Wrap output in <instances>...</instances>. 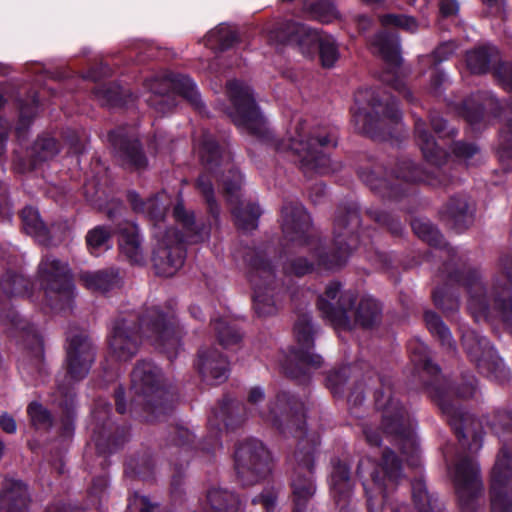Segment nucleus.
<instances>
[{"instance_id":"49530a36","label":"nucleus","mask_w":512,"mask_h":512,"mask_svg":"<svg viewBox=\"0 0 512 512\" xmlns=\"http://www.w3.org/2000/svg\"><path fill=\"white\" fill-rule=\"evenodd\" d=\"M414 233L431 246H441L442 235L438 229L428 221L414 220L412 223Z\"/></svg>"},{"instance_id":"9b49d317","label":"nucleus","mask_w":512,"mask_h":512,"mask_svg":"<svg viewBox=\"0 0 512 512\" xmlns=\"http://www.w3.org/2000/svg\"><path fill=\"white\" fill-rule=\"evenodd\" d=\"M227 94L232 104L228 114L237 128L242 133L268 140L270 132L258 111L251 88L241 81L231 80L227 83Z\"/></svg>"},{"instance_id":"5fc2aeb1","label":"nucleus","mask_w":512,"mask_h":512,"mask_svg":"<svg viewBox=\"0 0 512 512\" xmlns=\"http://www.w3.org/2000/svg\"><path fill=\"white\" fill-rule=\"evenodd\" d=\"M452 152L459 162H463L466 165L471 164L473 159L478 160L480 158V150L476 145L461 141L453 144Z\"/></svg>"},{"instance_id":"c9c22d12","label":"nucleus","mask_w":512,"mask_h":512,"mask_svg":"<svg viewBox=\"0 0 512 512\" xmlns=\"http://www.w3.org/2000/svg\"><path fill=\"white\" fill-rule=\"evenodd\" d=\"M496 101L486 94L478 93L466 99L462 105V115L471 125H476L484 118V110L492 108Z\"/></svg>"},{"instance_id":"6e6552de","label":"nucleus","mask_w":512,"mask_h":512,"mask_svg":"<svg viewBox=\"0 0 512 512\" xmlns=\"http://www.w3.org/2000/svg\"><path fill=\"white\" fill-rule=\"evenodd\" d=\"M375 402L382 410V425L387 436H391L401 448L407 461L418 465L417 441L413 431V422L407 411L392 396L391 387L383 384V390L376 391Z\"/></svg>"},{"instance_id":"4be33fe9","label":"nucleus","mask_w":512,"mask_h":512,"mask_svg":"<svg viewBox=\"0 0 512 512\" xmlns=\"http://www.w3.org/2000/svg\"><path fill=\"white\" fill-rule=\"evenodd\" d=\"M467 68L474 74H483L493 70L498 83L512 92V64L502 62L499 50L492 45H485L466 54Z\"/></svg>"},{"instance_id":"69168bd1","label":"nucleus","mask_w":512,"mask_h":512,"mask_svg":"<svg viewBox=\"0 0 512 512\" xmlns=\"http://www.w3.org/2000/svg\"><path fill=\"white\" fill-rule=\"evenodd\" d=\"M459 8L456 0H442L440 2V11L444 16H451L457 13Z\"/></svg>"},{"instance_id":"393cba45","label":"nucleus","mask_w":512,"mask_h":512,"mask_svg":"<svg viewBox=\"0 0 512 512\" xmlns=\"http://www.w3.org/2000/svg\"><path fill=\"white\" fill-rule=\"evenodd\" d=\"M305 450V443L300 442V448L295 453L297 467L292 478V489L295 501L296 512H303L306 502L315 492L314 483L311 477L313 468V448Z\"/></svg>"},{"instance_id":"de8ad7c7","label":"nucleus","mask_w":512,"mask_h":512,"mask_svg":"<svg viewBox=\"0 0 512 512\" xmlns=\"http://www.w3.org/2000/svg\"><path fill=\"white\" fill-rule=\"evenodd\" d=\"M409 350L411 352V360L417 367L422 368L430 374H435L439 371V368L432 364L428 357L426 346L423 343L411 342L409 344Z\"/></svg>"},{"instance_id":"9d476101","label":"nucleus","mask_w":512,"mask_h":512,"mask_svg":"<svg viewBox=\"0 0 512 512\" xmlns=\"http://www.w3.org/2000/svg\"><path fill=\"white\" fill-rule=\"evenodd\" d=\"M265 400V393L261 387H252L247 395V403L244 407V416L259 417L263 421L270 423L282 432L288 429L302 430V414L297 410V403L292 401L286 393L276 396L274 402H270L265 408H261Z\"/></svg>"},{"instance_id":"2eb2a0df","label":"nucleus","mask_w":512,"mask_h":512,"mask_svg":"<svg viewBox=\"0 0 512 512\" xmlns=\"http://www.w3.org/2000/svg\"><path fill=\"white\" fill-rule=\"evenodd\" d=\"M38 276L47 304L54 309H62L73 297V285L68 266L51 256L42 259Z\"/></svg>"},{"instance_id":"4468645a","label":"nucleus","mask_w":512,"mask_h":512,"mask_svg":"<svg viewBox=\"0 0 512 512\" xmlns=\"http://www.w3.org/2000/svg\"><path fill=\"white\" fill-rule=\"evenodd\" d=\"M146 87L153 93L147 102L162 114L169 112L176 105L174 94L187 99L197 109L201 107L195 84L188 76L175 74L157 76L147 80Z\"/></svg>"},{"instance_id":"cd10ccee","label":"nucleus","mask_w":512,"mask_h":512,"mask_svg":"<svg viewBox=\"0 0 512 512\" xmlns=\"http://www.w3.org/2000/svg\"><path fill=\"white\" fill-rule=\"evenodd\" d=\"M401 477V467L394 452L386 449L382 455L381 464L372 472L371 478L375 489L383 497L388 490L395 487Z\"/></svg>"},{"instance_id":"c03bdc74","label":"nucleus","mask_w":512,"mask_h":512,"mask_svg":"<svg viewBox=\"0 0 512 512\" xmlns=\"http://www.w3.org/2000/svg\"><path fill=\"white\" fill-rule=\"evenodd\" d=\"M309 17L321 23H330L337 19L339 14L330 0H320L306 7Z\"/></svg>"},{"instance_id":"680f3d73","label":"nucleus","mask_w":512,"mask_h":512,"mask_svg":"<svg viewBox=\"0 0 512 512\" xmlns=\"http://www.w3.org/2000/svg\"><path fill=\"white\" fill-rule=\"evenodd\" d=\"M495 431L498 433V429L512 431V412H502L496 416V420L493 423Z\"/></svg>"},{"instance_id":"0e129e2a","label":"nucleus","mask_w":512,"mask_h":512,"mask_svg":"<svg viewBox=\"0 0 512 512\" xmlns=\"http://www.w3.org/2000/svg\"><path fill=\"white\" fill-rule=\"evenodd\" d=\"M70 383L68 385H58V393L60 394L61 400H59L60 406H65L66 409L69 408V405L73 402V394L70 389Z\"/></svg>"},{"instance_id":"bb28decb","label":"nucleus","mask_w":512,"mask_h":512,"mask_svg":"<svg viewBox=\"0 0 512 512\" xmlns=\"http://www.w3.org/2000/svg\"><path fill=\"white\" fill-rule=\"evenodd\" d=\"M109 140L113 145L121 164L128 169L141 170L147 165V160L140 149L136 139L129 137L123 129L109 133Z\"/></svg>"},{"instance_id":"7ed1b4c3","label":"nucleus","mask_w":512,"mask_h":512,"mask_svg":"<svg viewBox=\"0 0 512 512\" xmlns=\"http://www.w3.org/2000/svg\"><path fill=\"white\" fill-rule=\"evenodd\" d=\"M143 338L170 359L181 348V332L175 324L174 314L151 307L140 317L130 313L114 322L109 336L112 357L120 362L131 360L138 353Z\"/></svg>"},{"instance_id":"c85d7f7f","label":"nucleus","mask_w":512,"mask_h":512,"mask_svg":"<svg viewBox=\"0 0 512 512\" xmlns=\"http://www.w3.org/2000/svg\"><path fill=\"white\" fill-rule=\"evenodd\" d=\"M197 369L209 384H220L228 377V362L215 348L200 351Z\"/></svg>"},{"instance_id":"473e14b6","label":"nucleus","mask_w":512,"mask_h":512,"mask_svg":"<svg viewBox=\"0 0 512 512\" xmlns=\"http://www.w3.org/2000/svg\"><path fill=\"white\" fill-rule=\"evenodd\" d=\"M330 488L336 504L343 509L351 495L352 488L349 469L345 464L338 463L334 465L330 478Z\"/></svg>"},{"instance_id":"6e6d98bb","label":"nucleus","mask_w":512,"mask_h":512,"mask_svg":"<svg viewBox=\"0 0 512 512\" xmlns=\"http://www.w3.org/2000/svg\"><path fill=\"white\" fill-rule=\"evenodd\" d=\"M30 421L36 428H48L51 425V416L47 409L37 402H32L27 407Z\"/></svg>"},{"instance_id":"7c9ffc66","label":"nucleus","mask_w":512,"mask_h":512,"mask_svg":"<svg viewBox=\"0 0 512 512\" xmlns=\"http://www.w3.org/2000/svg\"><path fill=\"white\" fill-rule=\"evenodd\" d=\"M119 248L121 253L132 263L141 264L145 256L138 228L127 224L120 229Z\"/></svg>"},{"instance_id":"6ab92c4d","label":"nucleus","mask_w":512,"mask_h":512,"mask_svg":"<svg viewBox=\"0 0 512 512\" xmlns=\"http://www.w3.org/2000/svg\"><path fill=\"white\" fill-rule=\"evenodd\" d=\"M271 457L263 443L251 439L240 444L235 452V466L242 482L252 485L271 471Z\"/></svg>"},{"instance_id":"2f4dec72","label":"nucleus","mask_w":512,"mask_h":512,"mask_svg":"<svg viewBox=\"0 0 512 512\" xmlns=\"http://www.w3.org/2000/svg\"><path fill=\"white\" fill-rule=\"evenodd\" d=\"M374 53L379 54L393 69L401 63L399 40L392 33L381 32L371 42Z\"/></svg>"},{"instance_id":"ea45409f","label":"nucleus","mask_w":512,"mask_h":512,"mask_svg":"<svg viewBox=\"0 0 512 512\" xmlns=\"http://www.w3.org/2000/svg\"><path fill=\"white\" fill-rule=\"evenodd\" d=\"M236 40L235 30L227 24H220L207 34L206 45L213 49L224 50L229 48Z\"/></svg>"},{"instance_id":"0eeeda50","label":"nucleus","mask_w":512,"mask_h":512,"mask_svg":"<svg viewBox=\"0 0 512 512\" xmlns=\"http://www.w3.org/2000/svg\"><path fill=\"white\" fill-rule=\"evenodd\" d=\"M401 113L392 97L371 88L360 89L355 94L352 121L359 133L375 136L392 124H398Z\"/></svg>"},{"instance_id":"a878e982","label":"nucleus","mask_w":512,"mask_h":512,"mask_svg":"<svg viewBox=\"0 0 512 512\" xmlns=\"http://www.w3.org/2000/svg\"><path fill=\"white\" fill-rule=\"evenodd\" d=\"M67 373L70 380L83 379L94 361V348L85 332L68 335Z\"/></svg>"},{"instance_id":"f03ea898","label":"nucleus","mask_w":512,"mask_h":512,"mask_svg":"<svg viewBox=\"0 0 512 512\" xmlns=\"http://www.w3.org/2000/svg\"><path fill=\"white\" fill-rule=\"evenodd\" d=\"M128 201L132 209L143 213L155 222L154 236L157 245L153 252V263L157 274L164 277L173 276L184 263L182 244L198 243L208 238L207 227L195 223L194 215L184 209L182 203L174 207L175 220L182 225L184 235L180 236L173 228L163 231L161 222L164 219L167 203L162 200L164 194L143 200L136 192L128 193Z\"/></svg>"},{"instance_id":"37998d69","label":"nucleus","mask_w":512,"mask_h":512,"mask_svg":"<svg viewBox=\"0 0 512 512\" xmlns=\"http://www.w3.org/2000/svg\"><path fill=\"white\" fill-rule=\"evenodd\" d=\"M111 233L104 226H98L90 230L86 235V243L91 254L98 256L101 251L111 247Z\"/></svg>"},{"instance_id":"052dcab7","label":"nucleus","mask_w":512,"mask_h":512,"mask_svg":"<svg viewBox=\"0 0 512 512\" xmlns=\"http://www.w3.org/2000/svg\"><path fill=\"white\" fill-rule=\"evenodd\" d=\"M396 72H393V74H390V72H386L383 76H382V80L384 82H387L389 85H391L395 90H397L399 93H402L403 96L411 101L412 100V97H411V93L410 91L405 87V84L398 78H395V79H392L394 77V74Z\"/></svg>"},{"instance_id":"8fccbe9b","label":"nucleus","mask_w":512,"mask_h":512,"mask_svg":"<svg viewBox=\"0 0 512 512\" xmlns=\"http://www.w3.org/2000/svg\"><path fill=\"white\" fill-rule=\"evenodd\" d=\"M380 22L384 28H400L410 33L417 30L418 25L413 17L401 14H386L380 17Z\"/></svg>"},{"instance_id":"f3484780","label":"nucleus","mask_w":512,"mask_h":512,"mask_svg":"<svg viewBox=\"0 0 512 512\" xmlns=\"http://www.w3.org/2000/svg\"><path fill=\"white\" fill-rule=\"evenodd\" d=\"M462 345L468 358L481 374L496 381L507 379V369L485 337L474 330L463 331Z\"/></svg>"},{"instance_id":"3c124183","label":"nucleus","mask_w":512,"mask_h":512,"mask_svg":"<svg viewBox=\"0 0 512 512\" xmlns=\"http://www.w3.org/2000/svg\"><path fill=\"white\" fill-rule=\"evenodd\" d=\"M33 152L35 161H46L59 152V147L54 138L45 136L37 139L33 146Z\"/></svg>"},{"instance_id":"bf43d9fd","label":"nucleus","mask_w":512,"mask_h":512,"mask_svg":"<svg viewBox=\"0 0 512 512\" xmlns=\"http://www.w3.org/2000/svg\"><path fill=\"white\" fill-rule=\"evenodd\" d=\"M123 92L118 87L101 86L95 90V95L102 105L115 106L121 103Z\"/></svg>"},{"instance_id":"79ce46f5","label":"nucleus","mask_w":512,"mask_h":512,"mask_svg":"<svg viewBox=\"0 0 512 512\" xmlns=\"http://www.w3.org/2000/svg\"><path fill=\"white\" fill-rule=\"evenodd\" d=\"M412 497L419 512H441L437 501L428 494L421 480L412 483Z\"/></svg>"},{"instance_id":"72a5a7b5","label":"nucleus","mask_w":512,"mask_h":512,"mask_svg":"<svg viewBox=\"0 0 512 512\" xmlns=\"http://www.w3.org/2000/svg\"><path fill=\"white\" fill-rule=\"evenodd\" d=\"M442 218L456 230H463L471 221L469 205L464 197H453L441 212Z\"/></svg>"},{"instance_id":"5701e85b","label":"nucleus","mask_w":512,"mask_h":512,"mask_svg":"<svg viewBox=\"0 0 512 512\" xmlns=\"http://www.w3.org/2000/svg\"><path fill=\"white\" fill-rule=\"evenodd\" d=\"M454 482L460 500L461 512H482L475 506L474 497L482 483L479 468L472 457L459 456L453 470Z\"/></svg>"},{"instance_id":"a19ab883","label":"nucleus","mask_w":512,"mask_h":512,"mask_svg":"<svg viewBox=\"0 0 512 512\" xmlns=\"http://www.w3.org/2000/svg\"><path fill=\"white\" fill-rule=\"evenodd\" d=\"M379 173L376 170H362L359 176L372 190L378 191L387 197H398V189L390 184L388 179L379 178Z\"/></svg>"},{"instance_id":"ddd939ff","label":"nucleus","mask_w":512,"mask_h":512,"mask_svg":"<svg viewBox=\"0 0 512 512\" xmlns=\"http://www.w3.org/2000/svg\"><path fill=\"white\" fill-rule=\"evenodd\" d=\"M270 38L298 45L305 56H311L318 45L321 63L327 68L332 67L339 58L338 46L332 36H320L317 31L303 24L284 23L276 31L271 32Z\"/></svg>"},{"instance_id":"a18cd8bd","label":"nucleus","mask_w":512,"mask_h":512,"mask_svg":"<svg viewBox=\"0 0 512 512\" xmlns=\"http://www.w3.org/2000/svg\"><path fill=\"white\" fill-rule=\"evenodd\" d=\"M232 409L233 402L226 401L221 404L216 410L213 411L212 416L209 417L208 424L211 432L214 433V437L217 438L219 431L221 430L220 424L224 427H228L233 424L232 421Z\"/></svg>"},{"instance_id":"338daca9","label":"nucleus","mask_w":512,"mask_h":512,"mask_svg":"<svg viewBox=\"0 0 512 512\" xmlns=\"http://www.w3.org/2000/svg\"><path fill=\"white\" fill-rule=\"evenodd\" d=\"M455 49L456 44L454 42L444 43L435 50V56L439 60L446 59L455 51Z\"/></svg>"},{"instance_id":"412c9836","label":"nucleus","mask_w":512,"mask_h":512,"mask_svg":"<svg viewBox=\"0 0 512 512\" xmlns=\"http://www.w3.org/2000/svg\"><path fill=\"white\" fill-rule=\"evenodd\" d=\"M431 396L436 399L442 412L448 417L450 425L455 430L461 446L471 452L478 451L482 446L481 432L472 429L474 420L466 415L457 405L450 400V394L442 393L438 390L431 392Z\"/></svg>"},{"instance_id":"b1692460","label":"nucleus","mask_w":512,"mask_h":512,"mask_svg":"<svg viewBox=\"0 0 512 512\" xmlns=\"http://www.w3.org/2000/svg\"><path fill=\"white\" fill-rule=\"evenodd\" d=\"M355 302V294L347 291L340 293V285L331 283L318 299V309L322 316L334 327L350 329L352 322L349 316L350 308Z\"/></svg>"},{"instance_id":"dca6fc26","label":"nucleus","mask_w":512,"mask_h":512,"mask_svg":"<svg viewBox=\"0 0 512 512\" xmlns=\"http://www.w3.org/2000/svg\"><path fill=\"white\" fill-rule=\"evenodd\" d=\"M294 334L297 344L291 350L284 369L291 377L298 378L301 374H306L309 369L320 367L322 358L312 352L313 328L309 316L299 317L294 326Z\"/></svg>"},{"instance_id":"f8f14e48","label":"nucleus","mask_w":512,"mask_h":512,"mask_svg":"<svg viewBox=\"0 0 512 512\" xmlns=\"http://www.w3.org/2000/svg\"><path fill=\"white\" fill-rule=\"evenodd\" d=\"M131 392L134 394L132 406H141L144 410L156 414L157 418L164 411V380L161 370L152 362L140 361L131 374ZM153 421V416H146Z\"/></svg>"},{"instance_id":"20e7f679","label":"nucleus","mask_w":512,"mask_h":512,"mask_svg":"<svg viewBox=\"0 0 512 512\" xmlns=\"http://www.w3.org/2000/svg\"><path fill=\"white\" fill-rule=\"evenodd\" d=\"M197 150L204 168V172L197 180V187L205 197L210 212L215 214L218 211L214 200L211 177L218 178L221 174L224 192L232 205L235 224L243 231L256 229L261 211L255 204H244L240 201L242 177L232 163L230 152L220 147L214 137L206 132L202 134Z\"/></svg>"},{"instance_id":"f257e3e1","label":"nucleus","mask_w":512,"mask_h":512,"mask_svg":"<svg viewBox=\"0 0 512 512\" xmlns=\"http://www.w3.org/2000/svg\"><path fill=\"white\" fill-rule=\"evenodd\" d=\"M359 225L360 217L355 209L339 211L333 229V251L328 255L321 240L311 234L310 216L304 207L298 202L285 203L281 212L283 236L289 242L307 245L310 257L294 259L287 271L302 276L316 268L335 270L342 267L357 246L358 238L354 233Z\"/></svg>"},{"instance_id":"58836bf2","label":"nucleus","mask_w":512,"mask_h":512,"mask_svg":"<svg viewBox=\"0 0 512 512\" xmlns=\"http://www.w3.org/2000/svg\"><path fill=\"white\" fill-rule=\"evenodd\" d=\"M425 322L428 330L439 340L441 345L447 350L454 352L455 341L453 340L448 327L443 323L440 317L434 312H426Z\"/></svg>"},{"instance_id":"4d7b16f0","label":"nucleus","mask_w":512,"mask_h":512,"mask_svg":"<svg viewBox=\"0 0 512 512\" xmlns=\"http://www.w3.org/2000/svg\"><path fill=\"white\" fill-rule=\"evenodd\" d=\"M351 368L344 366L339 370L332 371L327 377V387L333 395H341L343 393V386L350 375Z\"/></svg>"},{"instance_id":"13d9d810","label":"nucleus","mask_w":512,"mask_h":512,"mask_svg":"<svg viewBox=\"0 0 512 512\" xmlns=\"http://www.w3.org/2000/svg\"><path fill=\"white\" fill-rule=\"evenodd\" d=\"M8 321L16 328L21 331H24L27 336H31L36 344V354L37 357L40 359L43 355V349H42V342L39 338V335L37 334L36 330L32 326H28L26 321L21 319L19 315L12 314L11 317H9Z\"/></svg>"},{"instance_id":"423d86ee","label":"nucleus","mask_w":512,"mask_h":512,"mask_svg":"<svg viewBox=\"0 0 512 512\" xmlns=\"http://www.w3.org/2000/svg\"><path fill=\"white\" fill-rule=\"evenodd\" d=\"M337 145L336 133L326 127L310 129L306 121L298 120L287 141L276 144L278 150H291L300 160L304 173L325 174L329 171L330 160L326 153Z\"/></svg>"},{"instance_id":"1a4fd4ad","label":"nucleus","mask_w":512,"mask_h":512,"mask_svg":"<svg viewBox=\"0 0 512 512\" xmlns=\"http://www.w3.org/2000/svg\"><path fill=\"white\" fill-rule=\"evenodd\" d=\"M415 133L418 145L427 162L437 167L434 173H424L417 165L410 160H403L397 170L396 180L402 179L405 182H427L432 186H446L450 179L442 175L439 169L447 160V154L435 142L432 135L426 129L421 119L415 121Z\"/></svg>"},{"instance_id":"f704fd0d","label":"nucleus","mask_w":512,"mask_h":512,"mask_svg":"<svg viewBox=\"0 0 512 512\" xmlns=\"http://www.w3.org/2000/svg\"><path fill=\"white\" fill-rule=\"evenodd\" d=\"M80 282L89 290L106 292L119 284L118 271L105 269L99 271H84L79 274Z\"/></svg>"},{"instance_id":"603ef678","label":"nucleus","mask_w":512,"mask_h":512,"mask_svg":"<svg viewBox=\"0 0 512 512\" xmlns=\"http://www.w3.org/2000/svg\"><path fill=\"white\" fill-rule=\"evenodd\" d=\"M213 325L218 340L224 347L233 346L241 340V334L234 327H231L227 321L221 319L215 321Z\"/></svg>"},{"instance_id":"a211bd4d","label":"nucleus","mask_w":512,"mask_h":512,"mask_svg":"<svg viewBox=\"0 0 512 512\" xmlns=\"http://www.w3.org/2000/svg\"><path fill=\"white\" fill-rule=\"evenodd\" d=\"M249 279L254 289V308L258 315L267 316L275 313L276 298L274 273L267 259L259 253L249 258Z\"/></svg>"},{"instance_id":"c756f323","label":"nucleus","mask_w":512,"mask_h":512,"mask_svg":"<svg viewBox=\"0 0 512 512\" xmlns=\"http://www.w3.org/2000/svg\"><path fill=\"white\" fill-rule=\"evenodd\" d=\"M28 492L26 486L18 480L5 479L0 493L2 512H27Z\"/></svg>"},{"instance_id":"39448f33","label":"nucleus","mask_w":512,"mask_h":512,"mask_svg":"<svg viewBox=\"0 0 512 512\" xmlns=\"http://www.w3.org/2000/svg\"><path fill=\"white\" fill-rule=\"evenodd\" d=\"M468 291V310L476 321L499 319L509 325L512 318V254L499 258L498 270L487 289L478 271L451 275Z\"/></svg>"},{"instance_id":"09e8293b","label":"nucleus","mask_w":512,"mask_h":512,"mask_svg":"<svg viewBox=\"0 0 512 512\" xmlns=\"http://www.w3.org/2000/svg\"><path fill=\"white\" fill-rule=\"evenodd\" d=\"M207 499L211 507L218 511L234 507L238 504V499L233 493L217 488L209 490Z\"/></svg>"},{"instance_id":"774afa93","label":"nucleus","mask_w":512,"mask_h":512,"mask_svg":"<svg viewBox=\"0 0 512 512\" xmlns=\"http://www.w3.org/2000/svg\"><path fill=\"white\" fill-rule=\"evenodd\" d=\"M130 505L138 507L141 512H154V507L150 504L148 498L145 496L135 495Z\"/></svg>"},{"instance_id":"e433bc0d","label":"nucleus","mask_w":512,"mask_h":512,"mask_svg":"<svg viewBox=\"0 0 512 512\" xmlns=\"http://www.w3.org/2000/svg\"><path fill=\"white\" fill-rule=\"evenodd\" d=\"M24 231L34 237L38 242L46 244L48 231L39 212L33 207H25L21 213Z\"/></svg>"},{"instance_id":"e2e57ef3","label":"nucleus","mask_w":512,"mask_h":512,"mask_svg":"<svg viewBox=\"0 0 512 512\" xmlns=\"http://www.w3.org/2000/svg\"><path fill=\"white\" fill-rule=\"evenodd\" d=\"M0 427L4 432L9 434H13L17 430L15 419L6 412L0 415Z\"/></svg>"},{"instance_id":"aec40b11","label":"nucleus","mask_w":512,"mask_h":512,"mask_svg":"<svg viewBox=\"0 0 512 512\" xmlns=\"http://www.w3.org/2000/svg\"><path fill=\"white\" fill-rule=\"evenodd\" d=\"M491 512H512V451L506 444L491 471Z\"/></svg>"},{"instance_id":"4c0bfd02","label":"nucleus","mask_w":512,"mask_h":512,"mask_svg":"<svg viewBox=\"0 0 512 512\" xmlns=\"http://www.w3.org/2000/svg\"><path fill=\"white\" fill-rule=\"evenodd\" d=\"M353 314L355 316V323L368 328L380 320L381 308L375 299L365 297L361 299Z\"/></svg>"},{"instance_id":"864d4df0","label":"nucleus","mask_w":512,"mask_h":512,"mask_svg":"<svg viewBox=\"0 0 512 512\" xmlns=\"http://www.w3.org/2000/svg\"><path fill=\"white\" fill-rule=\"evenodd\" d=\"M1 285L7 295H24L27 290L28 280L22 275L7 273L2 279Z\"/></svg>"}]
</instances>
